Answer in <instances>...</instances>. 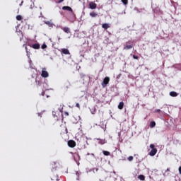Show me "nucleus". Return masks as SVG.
<instances>
[{
    "instance_id": "nucleus-1",
    "label": "nucleus",
    "mask_w": 181,
    "mask_h": 181,
    "mask_svg": "<svg viewBox=\"0 0 181 181\" xmlns=\"http://www.w3.org/2000/svg\"><path fill=\"white\" fill-rule=\"evenodd\" d=\"M63 105H57L54 107V110L52 111V114H69V112L64 110Z\"/></svg>"
},
{
    "instance_id": "nucleus-2",
    "label": "nucleus",
    "mask_w": 181,
    "mask_h": 181,
    "mask_svg": "<svg viewBox=\"0 0 181 181\" xmlns=\"http://www.w3.org/2000/svg\"><path fill=\"white\" fill-rule=\"evenodd\" d=\"M151 151L149 153L150 156H155L158 152V149L155 148V144H150Z\"/></svg>"
},
{
    "instance_id": "nucleus-3",
    "label": "nucleus",
    "mask_w": 181,
    "mask_h": 181,
    "mask_svg": "<svg viewBox=\"0 0 181 181\" xmlns=\"http://www.w3.org/2000/svg\"><path fill=\"white\" fill-rule=\"evenodd\" d=\"M110 83V77L106 76L103 81L102 82L101 85L103 88L107 87V85Z\"/></svg>"
},
{
    "instance_id": "nucleus-4",
    "label": "nucleus",
    "mask_w": 181,
    "mask_h": 181,
    "mask_svg": "<svg viewBox=\"0 0 181 181\" xmlns=\"http://www.w3.org/2000/svg\"><path fill=\"white\" fill-rule=\"evenodd\" d=\"M42 77H43L44 78H47V77H49V72H47L46 71V69L44 68L42 71V74H41Z\"/></svg>"
},
{
    "instance_id": "nucleus-5",
    "label": "nucleus",
    "mask_w": 181,
    "mask_h": 181,
    "mask_svg": "<svg viewBox=\"0 0 181 181\" xmlns=\"http://www.w3.org/2000/svg\"><path fill=\"white\" fill-rule=\"evenodd\" d=\"M68 144V146H69V148H75L76 144V141L74 140H69L67 142Z\"/></svg>"
},
{
    "instance_id": "nucleus-6",
    "label": "nucleus",
    "mask_w": 181,
    "mask_h": 181,
    "mask_svg": "<svg viewBox=\"0 0 181 181\" xmlns=\"http://www.w3.org/2000/svg\"><path fill=\"white\" fill-rule=\"evenodd\" d=\"M51 180L59 181V175L57 174H53L51 175Z\"/></svg>"
},
{
    "instance_id": "nucleus-7",
    "label": "nucleus",
    "mask_w": 181,
    "mask_h": 181,
    "mask_svg": "<svg viewBox=\"0 0 181 181\" xmlns=\"http://www.w3.org/2000/svg\"><path fill=\"white\" fill-rule=\"evenodd\" d=\"M90 9H95L97 8V4L93 1L89 4Z\"/></svg>"
},
{
    "instance_id": "nucleus-8",
    "label": "nucleus",
    "mask_w": 181,
    "mask_h": 181,
    "mask_svg": "<svg viewBox=\"0 0 181 181\" xmlns=\"http://www.w3.org/2000/svg\"><path fill=\"white\" fill-rule=\"evenodd\" d=\"M63 11H69V12L73 13V8L69 6H65L62 7Z\"/></svg>"
},
{
    "instance_id": "nucleus-9",
    "label": "nucleus",
    "mask_w": 181,
    "mask_h": 181,
    "mask_svg": "<svg viewBox=\"0 0 181 181\" xmlns=\"http://www.w3.org/2000/svg\"><path fill=\"white\" fill-rule=\"evenodd\" d=\"M62 29L65 33H71V32L70 31V28L69 27H64Z\"/></svg>"
},
{
    "instance_id": "nucleus-10",
    "label": "nucleus",
    "mask_w": 181,
    "mask_h": 181,
    "mask_svg": "<svg viewBox=\"0 0 181 181\" xmlns=\"http://www.w3.org/2000/svg\"><path fill=\"white\" fill-rule=\"evenodd\" d=\"M74 118H75V120L76 121V122H78V121H81V117H80V115H78V114H75L74 115Z\"/></svg>"
},
{
    "instance_id": "nucleus-11",
    "label": "nucleus",
    "mask_w": 181,
    "mask_h": 181,
    "mask_svg": "<svg viewBox=\"0 0 181 181\" xmlns=\"http://www.w3.org/2000/svg\"><path fill=\"white\" fill-rule=\"evenodd\" d=\"M102 28H103V29H105V30H107V29H109V28H110V24H108V23H103L102 25Z\"/></svg>"
},
{
    "instance_id": "nucleus-12",
    "label": "nucleus",
    "mask_w": 181,
    "mask_h": 181,
    "mask_svg": "<svg viewBox=\"0 0 181 181\" xmlns=\"http://www.w3.org/2000/svg\"><path fill=\"white\" fill-rule=\"evenodd\" d=\"M90 16H91V18H97V16H98V13L93 11L90 13Z\"/></svg>"
},
{
    "instance_id": "nucleus-13",
    "label": "nucleus",
    "mask_w": 181,
    "mask_h": 181,
    "mask_svg": "<svg viewBox=\"0 0 181 181\" xmlns=\"http://www.w3.org/2000/svg\"><path fill=\"white\" fill-rule=\"evenodd\" d=\"M62 53L63 54H70V51L66 48H64L62 49Z\"/></svg>"
},
{
    "instance_id": "nucleus-14",
    "label": "nucleus",
    "mask_w": 181,
    "mask_h": 181,
    "mask_svg": "<svg viewBox=\"0 0 181 181\" xmlns=\"http://www.w3.org/2000/svg\"><path fill=\"white\" fill-rule=\"evenodd\" d=\"M50 166L52 169H56V168H57V163L56 162H52L51 163Z\"/></svg>"
},
{
    "instance_id": "nucleus-15",
    "label": "nucleus",
    "mask_w": 181,
    "mask_h": 181,
    "mask_svg": "<svg viewBox=\"0 0 181 181\" xmlns=\"http://www.w3.org/2000/svg\"><path fill=\"white\" fill-rule=\"evenodd\" d=\"M33 49H40V45L35 43L32 45Z\"/></svg>"
},
{
    "instance_id": "nucleus-16",
    "label": "nucleus",
    "mask_w": 181,
    "mask_h": 181,
    "mask_svg": "<svg viewBox=\"0 0 181 181\" xmlns=\"http://www.w3.org/2000/svg\"><path fill=\"white\" fill-rule=\"evenodd\" d=\"M134 47V45H126L124 47V50H129Z\"/></svg>"
},
{
    "instance_id": "nucleus-17",
    "label": "nucleus",
    "mask_w": 181,
    "mask_h": 181,
    "mask_svg": "<svg viewBox=\"0 0 181 181\" xmlns=\"http://www.w3.org/2000/svg\"><path fill=\"white\" fill-rule=\"evenodd\" d=\"M45 25H47L49 28H53V23L50 21H45Z\"/></svg>"
},
{
    "instance_id": "nucleus-18",
    "label": "nucleus",
    "mask_w": 181,
    "mask_h": 181,
    "mask_svg": "<svg viewBox=\"0 0 181 181\" xmlns=\"http://www.w3.org/2000/svg\"><path fill=\"white\" fill-rule=\"evenodd\" d=\"M170 97H177V93H176L175 91H171L170 93Z\"/></svg>"
},
{
    "instance_id": "nucleus-19",
    "label": "nucleus",
    "mask_w": 181,
    "mask_h": 181,
    "mask_svg": "<svg viewBox=\"0 0 181 181\" xmlns=\"http://www.w3.org/2000/svg\"><path fill=\"white\" fill-rule=\"evenodd\" d=\"M119 110H122L124 108V102H120L118 105Z\"/></svg>"
},
{
    "instance_id": "nucleus-20",
    "label": "nucleus",
    "mask_w": 181,
    "mask_h": 181,
    "mask_svg": "<svg viewBox=\"0 0 181 181\" xmlns=\"http://www.w3.org/2000/svg\"><path fill=\"white\" fill-rule=\"evenodd\" d=\"M156 126V123L153 121L150 122V128H155V127Z\"/></svg>"
},
{
    "instance_id": "nucleus-21",
    "label": "nucleus",
    "mask_w": 181,
    "mask_h": 181,
    "mask_svg": "<svg viewBox=\"0 0 181 181\" xmlns=\"http://www.w3.org/2000/svg\"><path fill=\"white\" fill-rule=\"evenodd\" d=\"M103 155H105V156H110V155H111V153H110V151H103Z\"/></svg>"
},
{
    "instance_id": "nucleus-22",
    "label": "nucleus",
    "mask_w": 181,
    "mask_h": 181,
    "mask_svg": "<svg viewBox=\"0 0 181 181\" xmlns=\"http://www.w3.org/2000/svg\"><path fill=\"white\" fill-rule=\"evenodd\" d=\"M138 179H139V180L144 181V180H145V175H140L138 176Z\"/></svg>"
},
{
    "instance_id": "nucleus-23",
    "label": "nucleus",
    "mask_w": 181,
    "mask_h": 181,
    "mask_svg": "<svg viewBox=\"0 0 181 181\" xmlns=\"http://www.w3.org/2000/svg\"><path fill=\"white\" fill-rule=\"evenodd\" d=\"M124 5H128V0H121Z\"/></svg>"
},
{
    "instance_id": "nucleus-24",
    "label": "nucleus",
    "mask_w": 181,
    "mask_h": 181,
    "mask_svg": "<svg viewBox=\"0 0 181 181\" xmlns=\"http://www.w3.org/2000/svg\"><path fill=\"white\" fill-rule=\"evenodd\" d=\"M16 19H17V21H21L22 19V16H21V15L17 16Z\"/></svg>"
},
{
    "instance_id": "nucleus-25",
    "label": "nucleus",
    "mask_w": 181,
    "mask_h": 181,
    "mask_svg": "<svg viewBox=\"0 0 181 181\" xmlns=\"http://www.w3.org/2000/svg\"><path fill=\"white\" fill-rule=\"evenodd\" d=\"M47 47V45H46V44H43L42 46H41V49H46Z\"/></svg>"
},
{
    "instance_id": "nucleus-26",
    "label": "nucleus",
    "mask_w": 181,
    "mask_h": 181,
    "mask_svg": "<svg viewBox=\"0 0 181 181\" xmlns=\"http://www.w3.org/2000/svg\"><path fill=\"white\" fill-rule=\"evenodd\" d=\"M128 160H129V162L134 160V157H133V156H129V157L128 158Z\"/></svg>"
},
{
    "instance_id": "nucleus-27",
    "label": "nucleus",
    "mask_w": 181,
    "mask_h": 181,
    "mask_svg": "<svg viewBox=\"0 0 181 181\" xmlns=\"http://www.w3.org/2000/svg\"><path fill=\"white\" fill-rule=\"evenodd\" d=\"M99 144H100L101 145H104V144H105V141H104V140H100V141H99Z\"/></svg>"
},
{
    "instance_id": "nucleus-28",
    "label": "nucleus",
    "mask_w": 181,
    "mask_h": 181,
    "mask_svg": "<svg viewBox=\"0 0 181 181\" xmlns=\"http://www.w3.org/2000/svg\"><path fill=\"white\" fill-rule=\"evenodd\" d=\"M133 59H134L135 60H138V59H139V57L136 55H133Z\"/></svg>"
},
{
    "instance_id": "nucleus-29",
    "label": "nucleus",
    "mask_w": 181,
    "mask_h": 181,
    "mask_svg": "<svg viewBox=\"0 0 181 181\" xmlns=\"http://www.w3.org/2000/svg\"><path fill=\"white\" fill-rule=\"evenodd\" d=\"M178 170H179L180 175H181V166L179 167Z\"/></svg>"
},
{
    "instance_id": "nucleus-30",
    "label": "nucleus",
    "mask_w": 181,
    "mask_h": 181,
    "mask_svg": "<svg viewBox=\"0 0 181 181\" xmlns=\"http://www.w3.org/2000/svg\"><path fill=\"white\" fill-rule=\"evenodd\" d=\"M76 107H77L78 108H80V104L79 103H76Z\"/></svg>"
},
{
    "instance_id": "nucleus-31",
    "label": "nucleus",
    "mask_w": 181,
    "mask_h": 181,
    "mask_svg": "<svg viewBox=\"0 0 181 181\" xmlns=\"http://www.w3.org/2000/svg\"><path fill=\"white\" fill-rule=\"evenodd\" d=\"M64 0H59V1H58V4H62V2H63Z\"/></svg>"
},
{
    "instance_id": "nucleus-32",
    "label": "nucleus",
    "mask_w": 181,
    "mask_h": 181,
    "mask_svg": "<svg viewBox=\"0 0 181 181\" xmlns=\"http://www.w3.org/2000/svg\"><path fill=\"white\" fill-rule=\"evenodd\" d=\"M170 169L167 168L166 172H170Z\"/></svg>"
},
{
    "instance_id": "nucleus-33",
    "label": "nucleus",
    "mask_w": 181,
    "mask_h": 181,
    "mask_svg": "<svg viewBox=\"0 0 181 181\" xmlns=\"http://www.w3.org/2000/svg\"><path fill=\"white\" fill-rule=\"evenodd\" d=\"M42 95L45 96V92H42Z\"/></svg>"
},
{
    "instance_id": "nucleus-34",
    "label": "nucleus",
    "mask_w": 181,
    "mask_h": 181,
    "mask_svg": "<svg viewBox=\"0 0 181 181\" xmlns=\"http://www.w3.org/2000/svg\"><path fill=\"white\" fill-rule=\"evenodd\" d=\"M56 117V115H54V117Z\"/></svg>"
},
{
    "instance_id": "nucleus-35",
    "label": "nucleus",
    "mask_w": 181,
    "mask_h": 181,
    "mask_svg": "<svg viewBox=\"0 0 181 181\" xmlns=\"http://www.w3.org/2000/svg\"><path fill=\"white\" fill-rule=\"evenodd\" d=\"M66 115H69V114H66Z\"/></svg>"
}]
</instances>
